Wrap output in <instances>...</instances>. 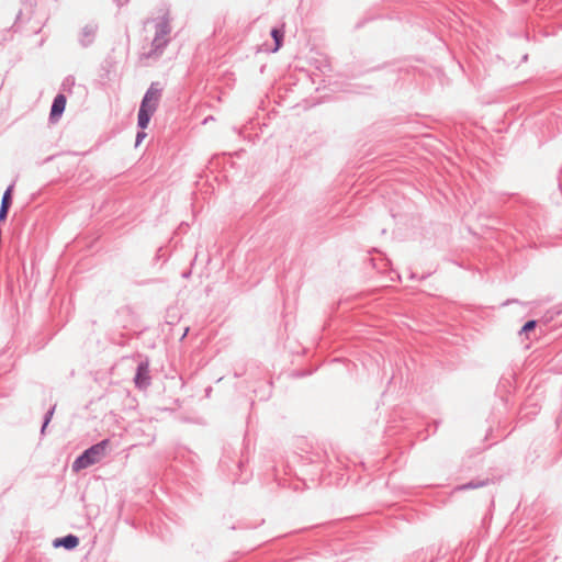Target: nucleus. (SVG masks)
<instances>
[{
  "mask_svg": "<svg viewBox=\"0 0 562 562\" xmlns=\"http://www.w3.org/2000/svg\"><path fill=\"white\" fill-rule=\"evenodd\" d=\"M162 88L159 82H151L147 91L145 92L138 110L137 125L139 128L145 130L156 112Z\"/></svg>",
  "mask_w": 562,
  "mask_h": 562,
  "instance_id": "nucleus-1",
  "label": "nucleus"
},
{
  "mask_svg": "<svg viewBox=\"0 0 562 562\" xmlns=\"http://www.w3.org/2000/svg\"><path fill=\"white\" fill-rule=\"evenodd\" d=\"M109 447L110 439H103L100 442L92 445L75 459L71 465L72 471L79 472L95 463H99L106 457Z\"/></svg>",
  "mask_w": 562,
  "mask_h": 562,
  "instance_id": "nucleus-2",
  "label": "nucleus"
},
{
  "mask_svg": "<svg viewBox=\"0 0 562 562\" xmlns=\"http://www.w3.org/2000/svg\"><path fill=\"white\" fill-rule=\"evenodd\" d=\"M135 385L138 389H147L150 385L149 363L142 361L138 363L134 378Z\"/></svg>",
  "mask_w": 562,
  "mask_h": 562,
  "instance_id": "nucleus-3",
  "label": "nucleus"
},
{
  "mask_svg": "<svg viewBox=\"0 0 562 562\" xmlns=\"http://www.w3.org/2000/svg\"><path fill=\"white\" fill-rule=\"evenodd\" d=\"M98 31V25L94 23H89L85 25L80 32L79 42L82 47H88L94 41L95 34Z\"/></svg>",
  "mask_w": 562,
  "mask_h": 562,
  "instance_id": "nucleus-4",
  "label": "nucleus"
},
{
  "mask_svg": "<svg viewBox=\"0 0 562 562\" xmlns=\"http://www.w3.org/2000/svg\"><path fill=\"white\" fill-rule=\"evenodd\" d=\"M169 43V38H160L159 36H155L151 42V48L148 53L144 54L145 58H156L159 57L162 53L166 46Z\"/></svg>",
  "mask_w": 562,
  "mask_h": 562,
  "instance_id": "nucleus-5",
  "label": "nucleus"
},
{
  "mask_svg": "<svg viewBox=\"0 0 562 562\" xmlns=\"http://www.w3.org/2000/svg\"><path fill=\"white\" fill-rule=\"evenodd\" d=\"M66 106V97L61 93H58L52 104L50 108V120H55L56 117H59L63 112L65 111Z\"/></svg>",
  "mask_w": 562,
  "mask_h": 562,
  "instance_id": "nucleus-6",
  "label": "nucleus"
},
{
  "mask_svg": "<svg viewBox=\"0 0 562 562\" xmlns=\"http://www.w3.org/2000/svg\"><path fill=\"white\" fill-rule=\"evenodd\" d=\"M155 36H159L160 38H169V34L171 32L169 18L165 15L160 20H158L155 25Z\"/></svg>",
  "mask_w": 562,
  "mask_h": 562,
  "instance_id": "nucleus-7",
  "label": "nucleus"
},
{
  "mask_svg": "<svg viewBox=\"0 0 562 562\" xmlns=\"http://www.w3.org/2000/svg\"><path fill=\"white\" fill-rule=\"evenodd\" d=\"M79 544V538L75 535H67L61 538H56L53 542L55 548L64 547L67 550H72Z\"/></svg>",
  "mask_w": 562,
  "mask_h": 562,
  "instance_id": "nucleus-8",
  "label": "nucleus"
},
{
  "mask_svg": "<svg viewBox=\"0 0 562 562\" xmlns=\"http://www.w3.org/2000/svg\"><path fill=\"white\" fill-rule=\"evenodd\" d=\"M487 480H473V481H470L465 484H462V485H459L456 490L457 491H465V490H471V488H479V487H483L487 484Z\"/></svg>",
  "mask_w": 562,
  "mask_h": 562,
  "instance_id": "nucleus-9",
  "label": "nucleus"
},
{
  "mask_svg": "<svg viewBox=\"0 0 562 562\" xmlns=\"http://www.w3.org/2000/svg\"><path fill=\"white\" fill-rule=\"evenodd\" d=\"M271 37L274 41V48L272 49V52L274 53V52L279 50V48L282 46L283 31L281 29H277V27L272 29Z\"/></svg>",
  "mask_w": 562,
  "mask_h": 562,
  "instance_id": "nucleus-10",
  "label": "nucleus"
},
{
  "mask_svg": "<svg viewBox=\"0 0 562 562\" xmlns=\"http://www.w3.org/2000/svg\"><path fill=\"white\" fill-rule=\"evenodd\" d=\"M12 190H13V184H11L7 188V190L4 191V193L2 195L0 206H8L10 209V206L12 204Z\"/></svg>",
  "mask_w": 562,
  "mask_h": 562,
  "instance_id": "nucleus-11",
  "label": "nucleus"
},
{
  "mask_svg": "<svg viewBox=\"0 0 562 562\" xmlns=\"http://www.w3.org/2000/svg\"><path fill=\"white\" fill-rule=\"evenodd\" d=\"M536 326H537V322L533 319H530V321L526 322L525 325L521 327L520 334L529 333V331L533 330L536 328Z\"/></svg>",
  "mask_w": 562,
  "mask_h": 562,
  "instance_id": "nucleus-12",
  "label": "nucleus"
},
{
  "mask_svg": "<svg viewBox=\"0 0 562 562\" xmlns=\"http://www.w3.org/2000/svg\"><path fill=\"white\" fill-rule=\"evenodd\" d=\"M53 414H54V407H52L49 411H47V413L44 416V423H43V426H42V432H44L46 426L50 422V418H52Z\"/></svg>",
  "mask_w": 562,
  "mask_h": 562,
  "instance_id": "nucleus-13",
  "label": "nucleus"
},
{
  "mask_svg": "<svg viewBox=\"0 0 562 562\" xmlns=\"http://www.w3.org/2000/svg\"><path fill=\"white\" fill-rule=\"evenodd\" d=\"M9 207L0 206V222H3L8 216Z\"/></svg>",
  "mask_w": 562,
  "mask_h": 562,
  "instance_id": "nucleus-14",
  "label": "nucleus"
},
{
  "mask_svg": "<svg viewBox=\"0 0 562 562\" xmlns=\"http://www.w3.org/2000/svg\"><path fill=\"white\" fill-rule=\"evenodd\" d=\"M146 134L144 132H138L136 135V145L140 144V142L145 138Z\"/></svg>",
  "mask_w": 562,
  "mask_h": 562,
  "instance_id": "nucleus-15",
  "label": "nucleus"
},
{
  "mask_svg": "<svg viewBox=\"0 0 562 562\" xmlns=\"http://www.w3.org/2000/svg\"><path fill=\"white\" fill-rule=\"evenodd\" d=\"M119 5H124L128 0H116Z\"/></svg>",
  "mask_w": 562,
  "mask_h": 562,
  "instance_id": "nucleus-16",
  "label": "nucleus"
},
{
  "mask_svg": "<svg viewBox=\"0 0 562 562\" xmlns=\"http://www.w3.org/2000/svg\"><path fill=\"white\" fill-rule=\"evenodd\" d=\"M560 188H561V190H562V182L560 183Z\"/></svg>",
  "mask_w": 562,
  "mask_h": 562,
  "instance_id": "nucleus-17",
  "label": "nucleus"
}]
</instances>
